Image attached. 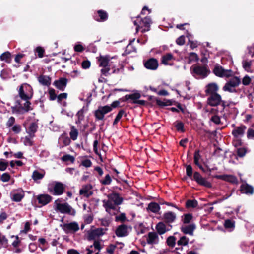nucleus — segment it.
<instances>
[{
    "mask_svg": "<svg viewBox=\"0 0 254 254\" xmlns=\"http://www.w3.org/2000/svg\"><path fill=\"white\" fill-rule=\"evenodd\" d=\"M203 64L197 63L192 65L190 70L193 77L197 79H203L206 77L210 73L207 64V60L204 58L201 59Z\"/></svg>",
    "mask_w": 254,
    "mask_h": 254,
    "instance_id": "obj_1",
    "label": "nucleus"
},
{
    "mask_svg": "<svg viewBox=\"0 0 254 254\" xmlns=\"http://www.w3.org/2000/svg\"><path fill=\"white\" fill-rule=\"evenodd\" d=\"M61 201V200L60 199L55 201L54 205L55 210L62 214H67L73 216H75L76 214L75 210L67 203H62Z\"/></svg>",
    "mask_w": 254,
    "mask_h": 254,
    "instance_id": "obj_2",
    "label": "nucleus"
},
{
    "mask_svg": "<svg viewBox=\"0 0 254 254\" xmlns=\"http://www.w3.org/2000/svg\"><path fill=\"white\" fill-rule=\"evenodd\" d=\"M25 103L22 105L20 101L16 97L15 105L11 107L13 113L23 114L32 110L29 100H23Z\"/></svg>",
    "mask_w": 254,
    "mask_h": 254,
    "instance_id": "obj_3",
    "label": "nucleus"
},
{
    "mask_svg": "<svg viewBox=\"0 0 254 254\" xmlns=\"http://www.w3.org/2000/svg\"><path fill=\"white\" fill-rule=\"evenodd\" d=\"M133 22L134 24L136 26V32L140 30L141 32L144 33L150 30L151 19L148 17H145L143 19H140L139 16H137L136 20Z\"/></svg>",
    "mask_w": 254,
    "mask_h": 254,
    "instance_id": "obj_4",
    "label": "nucleus"
},
{
    "mask_svg": "<svg viewBox=\"0 0 254 254\" xmlns=\"http://www.w3.org/2000/svg\"><path fill=\"white\" fill-rule=\"evenodd\" d=\"M33 95V89L28 84L23 83L19 87L18 96L21 100H30Z\"/></svg>",
    "mask_w": 254,
    "mask_h": 254,
    "instance_id": "obj_5",
    "label": "nucleus"
},
{
    "mask_svg": "<svg viewBox=\"0 0 254 254\" xmlns=\"http://www.w3.org/2000/svg\"><path fill=\"white\" fill-rule=\"evenodd\" d=\"M110 60L111 58L108 56H101L98 58L99 66L103 67L101 72L105 76H107L109 74L110 67L111 66Z\"/></svg>",
    "mask_w": 254,
    "mask_h": 254,
    "instance_id": "obj_6",
    "label": "nucleus"
},
{
    "mask_svg": "<svg viewBox=\"0 0 254 254\" xmlns=\"http://www.w3.org/2000/svg\"><path fill=\"white\" fill-rule=\"evenodd\" d=\"M48 191L54 195H60L64 192V185L59 182H52L48 185Z\"/></svg>",
    "mask_w": 254,
    "mask_h": 254,
    "instance_id": "obj_7",
    "label": "nucleus"
},
{
    "mask_svg": "<svg viewBox=\"0 0 254 254\" xmlns=\"http://www.w3.org/2000/svg\"><path fill=\"white\" fill-rule=\"evenodd\" d=\"M241 83L240 79L238 77L231 78L223 86V90L231 93L236 92V87L238 86Z\"/></svg>",
    "mask_w": 254,
    "mask_h": 254,
    "instance_id": "obj_8",
    "label": "nucleus"
},
{
    "mask_svg": "<svg viewBox=\"0 0 254 254\" xmlns=\"http://www.w3.org/2000/svg\"><path fill=\"white\" fill-rule=\"evenodd\" d=\"M103 207L105 208L107 212L110 215H116L119 211L120 207L114 204L109 198L103 200Z\"/></svg>",
    "mask_w": 254,
    "mask_h": 254,
    "instance_id": "obj_9",
    "label": "nucleus"
},
{
    "mask_svg": "<svg viewBox=\"0 0 254 254\" xmlns=\"http://www.w3.org/2000/svg\"><path fill=\"white\" fill-rule=\"evenodd\" d=\"M112 111V107L109 105L99 106L95 111L94 115L97 120H103L105 114Z\"/></svg>",
    "mask_w": 254,
    "mask_h": 254,
    "instance_id": "obj_10",
    "label": "nucleus"
},
{
    "mask_svg": "<svg viewBox=\"0 0 254 254\" xmlns=\"http://www.w3.org/2000/svg\"><path fill=\"white\" fill-rule=\"evenodd\" d=\"M213 73L217 76L220 77H229L232 75L231 70L224 69L220 65H216L213 69Z\"/></svg>",
    "mask_w": 254,
    "mask_h": 254,
    "instance_id": "obj_11",
    "label": "nucleus"
},
{
    "mask_svg": "<svg viewBox=\"0 0 254 254\" xmlns=\"http://www.w3.org/2000/svg\"><path fill=\"white\" fill-rule=\"evenodd\" d=\"M62 228L66 233H74L79 230V226L77 222L74 221L64 223Z\"/></svg>",
    "mask_w": 254,
    "mask_h": 254,
    "instance_id": "obj_12",
    "label": "nucleus"
},
{
    "mask_svg": "<svg viewBox=\"0 0 254 254\" xmlns=\"http://www.w3.org/2000/svg\"><path fill=\"white\" fill-rule=\"evenodd\" d=\"M222 102L221 96L218 93L209 95L207 100V104L212 107L220 105Z\"/></svg>",
    "mask_w": 254,
    "mask_h": 254,
    "instance_id": "obj_13",
    "label": "nucleus"
},
{
    "mask_svg": "<svg viewBox=\"0 0 254 254\" xmlns=\"http://www.w3.org/2000/svg\"><path fill=\"white\" fill-rule=\"evenodd\" d=\"M102 248V246L98 241H95L93 245L88 246L85 248L87 253L85 254H99V251Z\"/></svg>",
    "mask_w": 254,
    "mask_h": 254,
    "instance_id": "obj_14",
    "label": "nucleus"
},
{
    "mask_svg": "<svg viewBox=\"0 0 254 254\" xmlns=\"http://www.w3.org/2000/svg\"><path fill=\"white\" fill-rule=\"evenodd\" d=\"M194 180L199 185L205 186L207 188H211V184L197 172H195L193 175Z\"/></svg>",
    "mask_w": 254,
    "mask_h": 254,
    "instance_id": "obj_15",
    "label": "nucleus"
},
{
    "mask_svg": "<svg viewBox=\"0 0 254 254\" xmlns=\"http://www.w3.org/2000/svg\"><path fill=\"white\" fill-rule=\"evenodd\" d=\"M25 195L24 191L22 189L13 190L11 193V199L15 202H20Z\"/></svg>",
    "mask_w": 254,
    "mask_h": 254,
    "instance_id": "obj_16",
    "label": "nucleus"
},
{
    "mask_svg": "<svg viewBox=\"0 0 254 254\" xmlns=\"http://www.w3.org/2000/svg\"><path fill=\"white\" fill-rule=\"evenodd\" d=\"M247 129L245 125L236 127L232 130V134L235 138H241L243 136Z\"/></svg>",
    "mask_w": 254,
    "mask_h": 254,
    "instance_id": "obj_17",
    "label": "nucleus"
},
{
    "mask_svg": "<svg viewBox=\"0 0 254 254\" xmlns=\"http://www.w3.org/2000/svg\"><path fill=\"white\" fill-rule=\"evenodd\" d=\"M144 66L150 70H156L158 67V61L155 58H150L144 64Z\"/></svg>",
    "mask_w": 254,
    "mask_h": 254,
    "instance_id": "obj_18",
    "label": "nucleus"
},
{
    "mask_svg": "<svg viewBox=\"0 0 254 254\" xmlns=\"http://www.w3.org/2000/svg\"><path fill=\"white\" fill-rule=\"evenodd\" d=\"M36 198L39 204H41L42 206H44L48 204L52 199V197L50 195L46 194L38 195L37 196Z\"/></svg>",
    "mask_w": 254,
    "mask_h": 254,
    "instance_id": "obj_19",
    "label": "nucleus"
},
{
    "mask_svg": "<svg viewBox=\"0 0 254 254\" xmlns=\"http://www.w3.org/2000/svg\"><path fill=\"white\" fill-rule=\"evenodd\" d=\"M107 197L117 206L121 205L123 201V198L117 193L109 194L108 195Z\"/></svg>",
    "mask_w": 254,
    "mask_h": 254,
    "instance_id": "obj_20",
    "label": "nucleus"
},
{
    "mask_svg": "<svg viewBox=\"0 0 254 254\" xmlns=\"http://www.w3.org/2000/svg\"><path fill=\"white\" fill-rule=\"evenodd\" d=\"M196 228L194 224L192 223L188 225H183L181 227L182 232L185 234H189L190 236L193 235V232Z\"/></svg>",
    "mask_w": 254,
    "mask_h": 254,
    "instance_id": "obj_21",
    "label": "nucleus"
},
{
    "mask_svg": "<svg viewBox=\"0 0 254 254\" xmlns=\"http://www.w3.org/2000/svg\"><path fill=\"white\" fill-rule=\"evenodd\" d=\"M218 89L219 87L217 84L212 83L208 84L206 86L205 92L207 95L209 96L210 95L217 94Z\"/></svg>",
    "mask_w": 254,
    "mask_h": 254,
    "instance_id": "obj_22",
    "label": "nucleus"
},
{
    "mask_svg": "<svg viewBox=\"0 0 254 254\" xmlns=\"http://www.w3.org/2000/svg\"><path fill=\"white\" fill-rule=\"evenodd\" d=\"M67 80L65 78H61L59 80H55L53 85L58 89L64 91L67 85Z\"/></svg>",
    "mask_w": 254,
    "mask_h": 254,
    "instance_id": "obj_23",
    "label": "nucleus"
},
{
    "mask_svg": "<svg viewBox=\"0 0 254 254\" xmlns=\"http://www.w3.org/2000/svg\"><path fill=\"white\" fill-rule=\"evenodd\" d=\"M215 178L232 183H237L238 182L237 178L235 176L232 175H216Z\"/></svg>",
    "mask_w": 254,
    "mask_h": 254,
    "instance_id": "obj_24",
    "label": "nucleus"
},
{
    "mask_svg": "<svg viewBox=\"0 0 254 254\" xmlns=\"http://www.w3.org/2000/svg\"><path fill=\"white\" fill-rule=\"evenodd\" d=\"M116 234L118 237H124L128 235V227L125 225H121L116 231Z\"/></svg>",
    "mask_w": 254,
    "mask_h": 254,
    "instance_id": "obj_25",
    "label": "nucleus"
},
{
    "mask_svg": "<svg viewBox=\"0 0 254 254\" xmlns=\"http://www.w3.org/2000/svg\"><path fill=\"white\" fill-rule=\"evenodd\" d=\"M147 242L149 244H157L159 242V237L155 232H149L148 234Z\"/></svg>",
    "mask_w": 254,
    "mask_h": 254,
    "instance_id": "obj_26",
    "label": "nucleus"
},
{
    "mask_svg": "<svg viewBox=\"0 0 254 254\" xmlns=\"http://www.w3.org/2000/svg\"><path fill=\"white\" fill-rule=\"evenodd\" d=\"M241 191L247 195H252L254 193V188L247 183H244L241 186Z\"/></svg>",
    "mask_w": 254,
    "mask_h": 254,
    "instance_id": "obj_27",
    "label": "nucleus"
},
{
    "mask_svg": "<svg viewBox=\"0 0 254 254\" xmlns=\"http://www.w3.org/2000/svg\"><path fill=\"white\" fill-rule=\"evenodd\" d=\"M163 217L166 223H171L176 219V215L173 212L168 211L163 214Z\"/></svg>",
    "mask_w": 254,
    "mask_h": 254,
    "instance_id": "obj_28",
    "label": "nucleus"
},
{
    "mask_svg": "<svg viewBox=\"0 0 254 254\" xmlns=\"http://www.w3.org/2000/svg\"><path fill=\"white\" fill-rule=\"evenodd\" d=\"M92 187L90 185L83 186L79 191L80 195H83L86 197H88L92 194V192L91 190Z\"/></svg>",
    "mask_w": 254,
    "mask_h": 254,
    "instance_id": "obj_29",
    "label": "nucleus"
},
{
    "mask_svg": "<svg viewBox=\"0 0 254 254\" xmlns=\"http://www.w3.org/2000/svg\"><path fill=\"white\" fill-rule=\"evenodd\" d=\"M38 81L41 85L43 86H49L51 83V78L46 75H41L38 78Z\"/></svg>",
    "mask_w": 254,
    "mask_h": 254,
    "instance_id": "obj_30",
    "label": "nucleus"
},
{
    "mask_svg": "<svg viewBox=\"0 0 254 254\" xmlns=\"http://www.w3.org/2000/svg\"><path fill=\"white\" fill-rule=\"evenodd\" d=\"M141 97V95L140 93L137 91L131 94H127L125 96V98L126 100H128L130 99L132 100V102L133 103H136L137 100L140 98Z\"/></svg>",
    "mask_w": 254,
    "mask_h": 254,
    "instance_id": "obj_31",
    "label": "nucleus"
},
{
    "mask_svg": "<svg viewBox=\"0 0 254 254\" xmlns=\"http://www.w3.org/2000/svg\"><path fill=\"white\" fill-rule=\"evenodd\" d=\"M105 232V230L104 229L99 228L93 230L90 234L89 237L91 238L94 239L96 237H98L101 236H102L104 234Z\"/></svg>",
    "mask_w": 254,
    "mask_h": 254,
    "instance_id": "obj_32",
    "label": "nucleus"
},
{
    "mask_svg": "<svg viewBox=\"0 0 254 254\" xmlns=\"http://www.w3.org/2000/svg\"><path fill=\"white\" fill-rule=\"evenodd\" d=\"M156 229L158 234L162 235L167 231L170 230V228H167L166 225L163 222H159L156 226Z\"/></svg>",
    "mask_w": 254,
    "mask_h": 254,
    "instance_id": "obj_33",
    "label": "nucleus"
},
{
    "mask_svg": "<svg viewBox=\"0 0 254 254\" xmlns=\"http://www.w3.org/2000/svg\"><path fill=\"white\" fill-rule=\"evenodd\" d=\"M38 129V125L35 123H32L30 124L29 127L26 129V132L30 135L31 137L35 136V133L37 131Z\"/></svg>",
    "mask_w": 254,
    "mask_h": 254,
    "instance_id": "obj_34",
    "label": "nucleus"
},
{
    "mask_svg": "<svg viewBox=\"0 0 254 254\" xmlns=\"http://www.w3.org/2000/svg\"><path fill=\"white\" fill-rule=\"evenodd\" d=\"M147 211L157 213L160 209L159 205L155 202H151L149 204L147 208Z\"/></svg>",
    "mask_w": 254,
    "mask_h": 254,
    "instance_id": "obj_35",
    "label": "nucleus"
},
{
    "mask_svg": "<svg viewBox=\"0 0 254 254\" xmlns=\"http://www.w3.org/2000/svg\"><path fill=\"white\" fill-rule=\"evenodd\" d=\"M173 58V56L171 53H167L163 55L161 58V63L164 65L169 64V62Z\"/></svg>",
    "mask_w": 254,
    "mask_h": 254,
    "instance_id": "obj_36",
    "label": "nucleus"
},
{
    "mask_svg": "<svg viewBox=\"0 0 254 254\" xmlns=\"http://www.w3.org/2000/svg\"><path fill=\"white\" fill-rule=\"evenodd\" d=\"M98 16L100 17V18H97L96 16H95V20L98 21H106L108 18V14L106 12L100 10L98 11Z\"/></svg>",
    "mask_w": 254,
    "mask_h": 254,
    "instance_id": "obj_37",
    "label": "nucleus"
},
{
    "mask_svg": "<svg viewBox=\"0 0 254 254\" xmlns=\"http://www.w3.org/2000/svg\"><path fill=\"white\" fill-rule=\"evenodd\" d=\"M45 175V173H40L37 170H35L32 174V178L35 181L42 179Z\"/></svg>",
    "mask_w": 254,
    "mask_h": 254,
    "instance_id": "obj_38",
    "label": "nucleus"
},
{
    "mask_svg": "<svg viewBox=\"0 0 254 254\" xmlns=\"http://www.w3.org/2000/svg\"><path fill=\"white\" fill-rule=\"evenodd\" d=\"M70 137L73 140H76L78 135V131L74 126H72L71 131L69 133Z\"/></svg>",
    "mask_w": 254,
    "mask_h": 254,
    "instance_id": "obj_39",
    "label": "nucleus"
},
{
    "mask_svg": "<svg viewBox=\"0 0 254 254\" xmlns=\"http://www.w3.org/2000/svg\"><path fill=\"white\" fill-rule=\"evenodd\" d=\"M242 65L243 67L244 68V69L247 71L249 72L251 69V67L252 65V61H248V60H243L242 61Z\"/></svg>",
    "mask_w": 254,
    "mask_h": 254,
    "instance_id": "obj_40",
    "label": "nucleus"
},
{
    "mask_svg": "<svg viewBox=\"0 0 254 254\" xmlns=\"http://www.w3.org/2000/svg\"><path fill=\"white\" fill-rule=\"evenodd\" d=\"M189 241V238L186 236H183L178 241L177 245L178 246H186L188 245Z\"/></svg>",
    "mask_w": 254,
    "mask_h": 254,
    "instance_id": "obj_41",
    "label": "nucleus"
},
{
    "mask_svg": "<svg viewBox=\"0 0 254 254\" xmlns=\"http://www.w3.org/2000/svg\"><path fill=\"white\" fill-rule=\"evenodd\" d=\"M59 140L64 146L68 145L71 142L70 138L65 135H61Z\"/></svg>",
    "mask_w": 254,
    "mask_h": 254,
    "instance_id": "obj_42",
    "label": "nucleus"
},
{
    "mask_svg": "<svg viewBox=\"0 0 254 254\" xmlns=\"http://www.w3.org/2000/svg\"><path fill=\"white\" fill-rule=\"evenodd\" d=\"M34 137H31L30 135L26 136L23 139V143L26 146H32L33 145V141L32 139Z\"/></svg>",
    "mask_w": 254,
    "mask_h": 254,
    "instance_id": "obj_43",
    "label": "nucleus"
},
{
    "mask_svg": "<svg viewBox=\"0 0 254 254\" xmlns=\"http://www.w3.org/2000/svg\"><path fill=\"white\" fill-rule=\"evenodd\" d=\"M198 205L196 200H188L186 202V206L188 208H195Z\"/></svg>",
    "mask_w": 254,
    "mask_h": 254,
    "instance_id": "obj_44",
    "label": "nucleus"
},
{
    "mask_svg": "<svg viewBox=\"0 0 254 254\" xmlns=\"http://www.w3.org/2000/svg\"><path fill=\"white\" fill-rule=\"evenodd\" d=\"M174 124L178 131L182 132H184V124L182 122L176 121L175 122Z\"/></svg>",
    "mask_w": 254,
    "mask_h": 254,
    "instance_id": "obj_45",
    "label": "nucleus"
},
{
    "mask_svg": "<svg viewBox=\"0 0 254 254\" xmlns=\"http://www.w3.org/2000/svg\"><path fill=\"white\" fill-rule=\"evenodd\" d=\"M62 160L64 162L70 161L72 163H73L75 161V158L73 156H71L69 154H66L64 155L62 158Z\"/></svg>",
    "mask_w": 254,
    "mask_h": 254,
    "instance_id": "obj_46",
    "label": "nucleus"
},
{
    "mask_svg": "<svg viewBox=\"0 0 254 254\" xmlns=\"http://www.w3.org/2000/svg\"><path fill=\"white\" fill-rule=\"evenodd\" d=\"M167 245L170 247H174L176 244V238L174 236H170L167 240Z\"/></svg>",
    "mask_w": 254,
    "mask_h": 254,
    "instance_id": "obj_47",
    "label": "nucleus"
},
{
    "mask_svg": "<svg viewBox=\"0 0 254 254\" xmlns=\"http://www.w3.org/2000/svg\"><path fill=\"white\" fill-rule=\"evenodd\" d=\"M11 130L15 134L19 133L21 131V127L20 125H14L11 128Z\"/></svg>",
    "mask_w": 254,
    "mask_h": 254,
    "instance_id": "obj_48",
    "label": "nucleus"
},
{
    "mask_svg": "<svg viewBox=\"0 0 254 254\" xmlns=\"http://www.w3.org/2000/svg\"><path fill=\"white\" fill-rule=\"evenodd\" d=\"M112 179L109 174H107L105 176V178L103 180L101 181V183L103 185H109L111 183Z\"/></svg>",
    "mask_w": 254,
    "mask_h": 254,
    "instance_id": "obj_49",
    "label": "nucleus"
},
{
    "mask_svg": "<svg viewBox=\"0 0 254 254\" xmlns=\"http://www.w3.org/2000/svg\"><path fill=\"white\" fill-rule=\"evenodd\" d=\"M81 165L86 168H88L91 166L92 162L89 159H84L81 161Z\"/></svg>",
    "mask_w": 254,
    "mask_h": 254,
    "instance_id": "obj_50",
    "label": "nucleus"
},
{
    "mask_svg": "<svg viewBox=\"0 0 254 254\" xmlns=\"http://www.w3.org/2000/svg\"><path fill=\"white\" fill-rule=\"evenodd\" d=\"M192 218V216L190 214H186L184 215V217L183 219V222L184 224L189 223Z\"/></svg>",
    "mask_w": 254,
    "mask_h": 254,
    "instance_id": "obj_51",
    "label": "nucleus"
},
{
    "mask_svg": "<svg viewBox=\"0 0 254 254\" xmlns=\"http://www.w3.org/2000/svg\"><path fill=\"white\" fill-rule=\"evenodd\" d=\"M198 60V55L193 52H191L189 55V61L190 62H195Z\"/></svg>",
    "mask_w": 254,
    "mask_h": 254,
    "instance_id": "obj_52",
    "label": "nucleus"
},
{
    "mask_svg": "<svg viewBox=\"0 0 254 254\" xmlns=\"http://www.w3.org/2000/svg\"><path fill=\"white\" fill-rule=\"evenodd\" d=\"M237 155L242 157L244 156L246 153V149L245 148H238L237 150Z\"/></svg>",
    "mask_w": 254,
    "mask_h": 254,
    "instance_id": "obj_53",
    "label": "nucleus"
},
{
    "mask_svg": "<svg viewBox=\"0 0 254 254\" xmlns=\"http://www.w3.org/2000/svg\"><path fill=\"white\" fill-rule=\"evenodd\" d=\"M35 52L38 53V56L39 58H41L43 57V54L44 53V49L41 47H37L35 50Z\"/></svg>",
    "mask_w": 254,
    "mask_h": 254,
    "instance_id": "obj_54",
    "label": "nucleus"
},
{
    "mask_svg": "<svg viewBox=\"0 0 254 254\" xmlns=\"http://www.w3.org/2000/svg\"><path fill=\"white\" fill-rule=\"evenodd\" d=\"M10 53L8 52H6L2 54L0 56V59L2 61H8L10 57Z\"/></svg>",
    "mask_w": 254,
    "mask_h": 254,
    "instance_id": "obj_55",
    "label": "nucleus"
},
{
    "mask_svg": "<svg viewBox=\"0 0 254 254\" xmlns=\"http://www.w3.org/2000/svg\"><path fill=\"white\" fill-rule=\"evenodd\" d=\"M224 226L226 228H233L234 227V223L231 220L227 219L225 221Z\"/></svg>",
    "mask_w": 254,
    "mask_h": 254,
    "instance_id": "obj_56",
    "label": "nucleus"
},
{
    "mask_svg": "<svg viewBox=\"0 0 254 254\" xmlns=\"http://www.w3.org/2000/svg\"><path fill=\"white\" fill-rule=\"evenodd\" d=\"M201 158V156L199 154V150H197V151H196L194 153V163L196 164V165H198V162L199 161V159H200Z\"/></svg>",
    "mask_w": 254,
    "mask_h": 254,
    "instance_id": "obj_57",
    "label": "nucleus"
},
{
    "mask_svg": "<svg viewBox=\"0 0 254 254\" xmlns=\"http://www.w3.org/2000/svg\"><path fill=\"white\" fill-rule=\"evenodd\" d=\"M15 121V119L14 117H10L8 119V120L6 124L7 127H9L12 126H13L14 125V124Z\"/></svg>",
    "mask_w": 254,
    "mask_h": 254,
    "instance_id": "obj_58",
    "label": "nucleus"
},
{
    "mask_svg": "<svg viewBox=\"0 0 254 254\" xmlns=\"http://www.w3.org/2000/svg\"><path fill=\"white\" fill-rule=\"evenodd\" d=\"M49 94L50 95V99L51 100H54L57 97L54 89H50L49 90Z\"/></svg>",
    "mask_w": 254,
    "mask_h": 254,
    "instance_id": "obj_59",
    "label": "nucleus"
},
{
    "mask_svg": "<svg viewBox=\"0 0 254 254\" xmlns=\"http://www.w3.org/2000/svg\"><path fill=\"white\" fill-rule=\"evenodd\" d=\"M186 173L188 177L191 178L192 176V168L191 165H188L186 166Z\"/></svg>",
    "mask_w": 254,
    "mask_h": 254,
    "instance_id": "obj_60",
    "label": "nucleus"
},
{
    "mask_svg": "<svg viewBox=\"0 0 254 254\" xmlns=\"http://www.w3.org/2000/svg\"><path fill=\"white\" fill-rule=\"evenodd\" d=\"M91 63L88 60H85L82 62L81 66L83 69H86L90 67Z\"/></svg>",
    "mask_w": 254,
    "mask_h": 254,
    "instance_id": "obj_61",
    "label": "nucleus"
},
{
    "mask_svg": "<svg viewBox=\"0 0 254 254\" xmlns=\"http://www.w3.org/2000/svg\"><path fill=\"white\" fill-rule=\"evenodd\" d=\"M10 178V176L9 174L7 173H3L1 176V180L3 182H8Z\"/></svg>",
    "mask_w": 254,
    "mask_h": 254,
    "instance_id": "obj_62",
    "label": "nucleus"
},
{
    "mask_svg": "<svg viewBox=\"0 0 254 254\" xmlns=\"http://www.w3.org/2000/svg\"><path fill=\"white\" fill-rule=\"evenodd\" d=\"M251 81V78L248 75H246L242 80V83L244 85H248Z\"/></svg>",
    "mask_w": 254,
    "mask_h": 254,
    "instance_id": "obj_63",
    "label": "nucleus"
},
{
    "mask_svg": "<svg viewBox=\"0 0 254 254\" xmlns=\"http://www.w3.org/2000/svg\"><path fill=\"white\" fill-rule=\"evenodd\" d=\"M210 120L216 124H219L220 123V118L217 115L212 116Z\"/></svg>",
    "mask_w": 254,
    "mask_h": 254,
    "instance_id": "obj_64",
    "label": "nucleus"
}]
</instances>
